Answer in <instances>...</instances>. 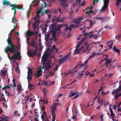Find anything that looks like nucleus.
I'll return each instance as SVG.
<instances>
[{"mask_svg": "<svg viewBox=\"0 0 121 121\" xmlns=\"http://www.w3.org/2000/svg\"><path fill=\"white\" fill-rule=\"evenodd\" d=\"M65 31H67L69 30V31H70V29L69 27L68 26H66L65 28Z\"/></svg>", "mask_w": 121, "mask_h": 121, "instance_id": "a18cd8bd", "label": "nucleus"}, {"mask_svg": "<svg viewBox=\"0 0 121 121\" xmlns=\"http://www.w3.org/2000/svg\"><path fill=\"white\" fill-rule=\"evenodd\" d=\"M38 31H37L36 30H35L34 31H31L30 30H28L26 33V36L30 37L35 35V37H37L38 36Z\"/></svg>", "mask_w": 121, "mask_h": 121, "instance_id": "20e7f679", "label": "nucleus"}, {"mask_svg": "<svg viewBox=\"0 0 121 121\" xmlns=\"http://www.w3.org/2000/svg\"><path fill=\"white\" fill-rule=\"evenodd\" d=\"M76 27V26H75L74 27V25L73 24H71L69 25V27L70 29V31L71 30H72L74 27Z\"/></svg>", "mask_w": 121, "mask_h": 121, "instance_id": "b1692460", "label": "nucleus"}, {"mask_svg": "<svg viewBox=\"0 0 121 121\" xmlns=\"http://www.w3.org/2000/svg\"><path fill=\"white\" fill-rule=\"evenodd\" d=\"M2 72H1V74L2 76H5L6 75V72L5 70H1Z\"/></svg>", "mask_w": 121, "mask_h": 121, "instance_id": "5701e85b", "label": "nucleus"}, {"mask_svg": "<svg viewBox=\"0 0 121 121\" xmlns=\"http://www.w3.org/2000/svg\"><path fill=\"white\" fill-rule=\"evenodd\" d=\"M66 18V17H65L60 18L58 17L56 18V21L57 22L63 23L64 22V20H65Z\"/></svg>", "mask_w": 121, "mask_h": 121, "instance_id": "f8f14e48", "label": "nucleus"}, {"mask_svg": "<svg viewBox=\"0 0 121 121\" xmlns=\"http://www.w3.org/2000/svg\"><path fill=\"white\" fill-rule=\"evenodd\" d=\"M113 43H112L109 46H108V47H109V49H110V48H112V45H113Z\"/></svg>", "mask_w": 121, "mask_h": 121, "instance_id": "603ef678", "label": "nucleus"}, {"mask_svg": "<svg viewBox=\"0 0 121 121\" xmlns=\"http://www.w3.org/2000/svg\"><path fill=\"white\" fill-rule=\"evenodd\" d=\"M28 71L27 72L28 74L29 75H32L33 73V71L30 69L28 68Z\"/></svg>", "mask_w": 121, "mask_h": 121, "instance_id": "412c9836", "label": "nucleus"}, {"mask_svg": "<svg viewBox=\"0 0 121 121\" xmlns=\"http://www.w3.org/2000/svg\"><path fill=\"white\" fill-rule=\"evenodd\" d=\"M62 26L61 25H59L57 27L54 24H51L50 26V29L51 30V34L52 35V38H50V39L51 41H53L55 42L57 40L56 35V31L60 30Z\"/></svg>", "mask_w": 121, "mask_h": 121, "instance_id": "7ed1b4c3", "label": "nucleus"}, {"mask_svg": "<svg viewBox=\"0 0 121 121\" xmlns=\"http://www.w3.org/2000/svg\"><path fill=\"white\" fill-rule=\"evenodd\" d=\"M100 96H99V97H98V98H97V102L98 103H99V101H100Z\"/></svg>", "mask_w": 121, "mask_h": 121, "instance_id": "13d9d810", "label": "nucleus"}, {"mask_svg": "<svg viewBox=\"0 0 121 121\" xmlns=\"http://www.w3.org/2000/svg\"><path fill=\"white\" fill-rule=\"evenodd\" d=\"M33 86L32 84H29L28 87V88H30L31 87H32Z\"/></svg>", "mask_w": 121, "mask_h": 121, "instance_id": "bf43d9fd", "label": "nucleus"}, {"mask_svg": "<svg viewBox=\"0 0 121 121\" xmlns=\"http://www.w3.org/2000/svg\"><path fill=\"white\" fill-rule=\"evenodd\" d=\"M103 100L102 99H101L99 101V103H100L101 104V105H102L103 104Z\"/></svg>", "mask_w": 121, "mask_h": 121, "instance_id": "864d4df0", "label": "nucleus"}, {"mask_svg": "<svg viewBox=\"0 0 121 121\" xmlns=\"http://www.w3.org/2000/svg\"><path fill=\"white\" fill-rule=\"evenodd\" d=\"M120 83L121 84L119 86L118 88L113 89L111 93L112 95L116 93H118L121 90V80L119 82V84H120Z\"/></svg>", "mask_w": 121, "mask_h": 121, "instance_id": "1a4fd4ad", "label": "nucleus"}, {"mask_svg": "<svg viewBox=\"0 0 121 121\" xmlns=\"http://www.w3.org/2000/svg\"><path fill=\"white\" fill-rule=\"evenodd\" d=\"M33 29L34 30H36V29L37 27L36 25L35 22L33 24Z\"/></svg>", "mask_w": 121, "mask_h": 121, "instance_id": "f704fd0d", "label": "nucleus"}, {"mask_svg": "<svg viewBox=\"0 0 121 121\" xmlns=\"http://www.w3.org/2000/svg\"><path fill=\"white\" fill-rule=\"evenodd\" d=\"M20 57V53L18 52L17 53H15V54H14L13 56H11V59H12V60L14 59L16 60L19 59L20 60H21Z\"/></svg>", "mask_w": 121, "mask_h": 121, "instance_id": "6e6552de", "label": "nucleus"}, {"mask_svg": "<svg viewBox=\"0 0 121 121\" xmlns=\"http://www.w3.org/2000/svg\"><path fill=\"white\" fill-rule=\"evenodd\" d=\"M90 26H92L94 25V24L92 23V21L91 20L90 21Z\"/></svg>", "mask_w": 121, "mask_h": 121, "instance_id": "e2e57ef3", "label": "nucleus"}, {"mask_svg": "<svg viewBox=\"0 0 121 121\" xmlns=\"http://www.w3.org/2000/svg\"><path fill=\"white\" fill-rule=\"evenodd\" d=\"M121 38V35H117V37H116V38L117 39L120 40Z\"/></svg>", "mask_w": 121, "mask_h": 121, "instance_id": "ea45409f", "label": "nucleus"}, {"mask_svg": "<svg viewBox=\"0 0 121 121\" xmlns=\"http://www.w3.org/2000/svg\"><path fill=\"white\" fill-rule=\"evenodd\" d=\"M42 71L41 68H39L37 71V73H35V77L36 78L39 77L42 74L41 73Z\"/></svg>", "mask_w": 121, "mask_h": 121, "instance_id": "9b49d317", "label": "nucleus"}, {"mask_svg": "<svg viewBox=\"0 0 121 121\" xmlns=\"http://www.w3.org/2000/svg\"><path fill=\"white\" fill-rule=\"evenodd\" d=\"M32 75L27 74V79L28 84L30 83V82L31 81L32 79Z\"/></svg>", "mask_w": 121, "mask_h": 121, "instance_id": "ddd939ff", "label": "nucleus"}, {"mask_svg": "<svg viewBox=\"0 0 121 121\" xmlns=\"http://www.w3.org/2000/svg\"><path fill=\"white\" fill-rule=\"evenodd\" d=\"M97 2L96 0H94L93 2V5H95V4Z\"/></svg>", "mask_w": 121, "mask_h": 121, "instance_id": "69168bd1", "label": "nucleus"}, {"mask_svg": "<svg viewBox=\"0 0 121 121\" xmlns=\"http://www.w3.org/2000/svg\"><path fill=\"white\" fill-rule=\"evenodd\" d=\"M65 4V2H62L61 3V5L62 6L63 8H64V7Z\"/></svg>", "mask_w": 121, "mask_h": 121, "instance_id": "de8ad7c7", "label": "nucleus"}, {"mask_svg": "<svg viewBox=\"0 0 121 121\" xmlns=\"http://www.w3.org/2000/svg\"><path fill=\"white\" fill-rule=\"evenodd\" d=\"M8 117V116L6 115L3 116L2 115L1 117V119H0V121H7V120L6 119Z\"/></svg>", "mask_w": 121, "mask_h": 121, "instance_id": "4468645a", "label": "nucleus"}, {"mask_svg": "<svg viewBox=\"0 0 121 121\" xmlns=\"http://www.w3.org/2000/svg\"><path fill=\"white\" fill-rule=\"evenodd\" d=\"M78 66V65L77 66H76L73 69L72 71H73V72L72 73H71L70 74H72L74 72L76 71L77 70V67Z\"/></svg>", "mask_w": 121, "mask_h": 121, "instance_id": "cd10ccee", "label": "nucleus"}, {"mask_svg": "<svg viewBox=\"0 0 121 121\" xmlns=\"http://www.w3.org/2000/svg\"><path fill=\"white\" fill-rule=\"evenodd\" d=\"M45 13V10H43L41 14L42 15H43Z\"/></svg>", "mask_w": 121, "mask_h": 121, "instance_id": "0e129e2a", "label": "nucleus"}, {"mask_svg": "<svg viewBox=\"0 0 121 121\" xmlns=\"http://www.w3.org/2000/svg\"><path fill=\"white\" fill-rule=\"evenodd\" d=\"M86 47V48L87 50H90L91 49L90 48L89 49V46H87V45H85L83 46L81 48H80L78 49H76L74 50V52L75 53H79V52L82 50V48H84Z\"/></svg>", "mask_w": 121, "mask_h": 121, "instance_id": "9d476101", "label": "nucleus"}, {"mask_svg": "<svg viewBox=\"0 0 121 121\" xmlns=\"http://www.w3.org/2000/svg\"><path fill=\"white\" fill-rule=\"evenodd\" d=\"M11 37L9 36L7 40L8 43V46L4 50L5 52L7 54L8 58L10 61L12 60V59H11V57L10 58L8 52L9 51L11 53H15L16 52L17 48V46L14 44L13 42L11 40Z\"/></svg>", "mask_w": 121, "mask_h": 121, "instance_id": "f257e3e1", "label": "nucleus"}, {"mask_svg": "<svg viewBox=\"0 0 121 121\" xmlns=\"http://www.w3.org/2000/svg\"><path fill=\"white\" fill-rule=\"evenodd\" d=\"M47 116V113L46 111H45L42 114L41 117L42 120L43 121L45 118V117Z\"/></svg>", "mask_w": 121, "mask_h": 121, "instance_id": "2eb2a0df", "label": "nucleus"}, {"mask_svg": "<svg viewBox=\"0 0 121 121\" xmlns=\"http://www.w3.org/2000/svg\"><path fill=\"white\" fill-rule=\"evenodd\" d=\"M39 3V1H38L36 3H35L34 5V7H36V6H37L38 4Z\"/></svg>", "mask_w": 121, "mask_h": 121, "instance_id": "3c124183", "label": "nucleus"}, {"mask_svg": "<svg viewBox=\"0 0 121 121\" xmlns=\"http://www.w3.org/2000/svg\"><path fill=\"white\" fill-rule=\"evenodd\" d=\"M98 53H96L94 52L92 53L91 55L89 56V57L90 58H92L94 56L96 55H98Z\"/></svg>", "mask_w": 121, "mask_h": 121, "instance_id": "c756f323", "label": "nucleus"}, {"mask_svg": "<svg viewBox=\"0 0 121 121\" xmlns=\"http://www.w3.org/2000/svg\"><path fill=\"white\" fill-rule=\"evenodd\" d=\"M64 62L61 59L59 60L58 61V63L60 64H62Z\"/></svg>", "mask_w": 121, "mask_h": 121, "instance_id": "e433bc0d", "label": "nucleus"}, {"mask_svg": "<svg viewBox=\"0 0 121 121\" xmlns=\"http://www.w3.org/2000/svg\"><path fill=\"white\" fill-rule=\"evenodd\" d=\"M87 36L88 37V33H86L84 34V37H85V36Z\"/></svg>", "mask_w": 121, "mask_h": 121, "instance_id": "052dcab7", "label": "nucleus"}, {"mask_svg": "<svg viewBox=\"0 0 121 121\" xmlns=\"http://www.w3.org/2000/svg\"><path fill=\"white\" fill-rule=\"evenodd\" d=\"M78 65L80 66V67H82L84 66L85 65L83 63H80L79 65Z\"/></svg>", "mask_w": 121, "mask_h": 121, "instance_id": "49530a36", "label": "nucleus"}, {"mask_svg": "<svg viewBox=\"0 0 121 121\" xmlns=\"http://www.w3.org/2000/svg\"><path fill=\"white\" fill-rule=\"evenodd\" d=\"M17 87H18L17 88V89L18 91H20V90H21L22 91H23V90H21L22 89V86L20 84H19L17 85Z\"/></svg>", "mask_w": 121, "mask_h": 121, "instance_id": "a878e982", "label": "nucleus"}, {"mask_svg": "<svg viewBox=\"0 0 121 121\" xmlns=\"http://www.w3.org/2000/svg\"><path fill=\"white\" fill-rule=\"evenodd\" d=\"M56 106H54V107H53L52 108V114H54V111L56 109Z\"/></svg>", "mask_w": 121, "mask_h": 121, "instance_id": "7c9ffc66", "label": "nucleus"}, {"mask_svg": "<svg viewBox=\"0 0 121 121\" xmlns=\"http://www.w3.org/2000/svg\"><path fill=\"white\" fill-rule=\"evenodd\" d=\"M61 59L64 62L67 60V56H65L63 57Z\"/></svg>", "mask_w": 121, "mask_h": 121, "instance_id": "c9c22d12", "label": "nucleus"}, {"mask_svg": "<svg viewBox=\"0 0 121 121\" xmlns=\"http://www.w3.org/2000/svg\"><path fill=\"white\" fill-rule=\"evenodd\" d=\"M83 48L85 49L84 50V49L82 51V52H86V51L87 50V49H86V47L84 48Z\"/></svg>", "mask_w": 121, "mask_h": 121, "instance_id": "680f3d73", "label": "nucleus"}, {"mask_svg": "<svg viewBox=\"0 0 121 121\" xmlns=\"http://www.w3.org/2000/svg\"><path fill=\"white\" fill-rule=\"evenodd\" d=\"M60 104V103H54L53 104V105H55V106L56 107L58 105H59Z\"/></svg>", "mask_w": 121, "mask_h": 121, "instance_id": "5fc2aeb1", "label": "nucleus"}, {"mask_svg": "<svg viewBox=\"0 0 121 121\" xmlns=\"http://www.w3.org/2000/svg\"><path fill=\"white\" fill-rule=\"evenodd\" d=\"M36 37L32 38H31V41L30 43V47H33L34 48L35 50H31L30 51H28L27 54L29 56H35L37 53V43L35 41Z\"/></svg>", "mask_w": 121, "mask_h": 121, "instance_id": "f03ea898", "label": "nucleus"}, {"mask_svg": "<svg viewBox=\"0 0 121 121\" xmlns=\"http://www.w3.org/2000/svg\"><path fill=\"white\" fill-rule=\"evenodd\" d=\"M112 50H113L115 51L118 54H119L120 53V52L119 49L116 48V47H113L112 48Z\"/></svg>", "mask_w": 121, "mask_h": 121, "instance_id": "4be33fe9", "label": "nucleus"}, {"mask_svg": "<svg viewBox=\"0 0 121 121\" xmlns=\"http://www.w3.org/2000/svg\"><path fill=\"white\" fill-rule=\"evenodd\" d=\"M109 0H104V5H108L107 4L109 3Z\"/></svg>", "mask_w": 121, "mask_h": 121, "instance_id": "c85d7f7f", "label": "nucleus"}, {"mask_svg": "<svg viewBox=\"0 0 121 121\" xmlns=\"http://www.w3.org/2000/svg\"><path fill=\"white\" fill-rule=\"evenodd\" d=\"M95 20H100L102 22H104V18L103 17H95Z\"/></svg>", "mask_w": 121, "mask_h": 121, "instance_id": "6ab92c4d", "label": "nucleus"}, {"mask_svg": "<svg viewBox=\"0 0 121 121\" xmlns=\"http://www.w3.org/2000/svg\"><path fill=\"white\" fill-rule=\"evenodd\" d=\"M93 35V32L92 31L88 33V37H91Z\"/></svg>", "mask_w": 121, "mask_h": 121, "instance_id": "2f4dec72", "label": "nucleus"}, {"mask_svg": "<svg viewBox=\"0 0 121 121\" xmlns=\"http://www.w3.org/2000/svg\"><path fill=\"white\" fill-rule=\"evenodd\" d=\"M58 66L57 65H56L55 68L54 69V70L55 71H56L57 69V68L58 67Z\"/></svg>", "mask_w": 121, "mask_h": 121, "instance_id": "774afa93", "label": "nucleus"}, {"mask_svg": "<svg viewBox=\"0 0 121 121\" xmlns=\"http://www.w3.org/2000/svg\"><path fill=\"white\" fill-rule=\"evenodd\" d=\"M43 3L44 4V8L45 7H47V5H48V4H47L44 1H43Z\"/></svg>", "mask_w": 121, "mask_h": 121, "instance_id": "4d7b16f0", "label": "nucleus"}, {"mask_svg": "<svg viewBox=\"0 0 121 121\" xmlns=\"http://www.w3.org/2000/svg\"><path fill=\"white\" fill-rule=\"evenodd\" d=\"M51 61H49L46 62L45 64H43L44 65L45 69V72L47 73H48L49 72V70L52 67L50 63Z\"/></svg>", "mask_w": 121, "mask_h": 121, "instance_id": "423d86ee", "label": "nucleus"}, {"mask_svg": "<svg viewBox=\"0 0 121 121\" xmlns=\"http://www.w3.org/2000/svg\"><path fill=\"white\" fill-rule=\"evenodd\" d=\"M86 37H84V38H83L79 42V44H82L83 43H84L86 41Z\"/></svg>", "mask_w": 121, "mask_h": 121, "instance_id": "a211bd4d", "label": "nucleus"}, {"mask_svg": "<svg viewBox=\"0 0 121 121\" xmlns=\"http://www.w3.org/2000/svg\"><path fill=\"white\" fill-rule=\"evenodd\" d=\"M80 19H75V21L74 22L75 23L76 25H77L79 24L80 22Z\"/></svg>", "mask_w": 121, "mask_h": 121, "instance_id": "393cba45", "label": "nucleus"}, {"mask_svg": "<svg viewBox=\"0 0 121 121\" xmlns=\"http://www.w3.org/2000/svg\"><path fill=\"white\" fill-rule=\"evenodd\" d=\"M93 37H94V38L96 39L98 37V35L94 34L93 35Z\"/></svg>", "mask_w": 121, "mask_h": 121, "instance_id": "c03bdc74", "label": "nucleus"}, {"mask_svg": "<svg viewBox=\"0 0 121 121\" xmlns=\"http://www.w3.org/2000/svg\"><path fill=\"white\" fill-rule=\"evenodd\" d=\"M26 41H27V43H28V42L29 39H30V37L29 36H26Z\"/></svg>", "mask_w": 121, "mask_h": 121, "instance_id": "09e8293b", "label": "nucleus"}, {"mask_svg": "<svg viewBox=\"0 0 121 121\" xmlns=\"http://www.w3.org/2000/svg\"><path fill=\"white\" fill-rule=\"evenodd\" d=\"M49 56V54L48 52H46L43 55L42 57V61L43 64H45L46 62L51 61V60H49L48 58Z\"/></svg>", "mask_w": 121, "mask_h": 121, "instance_id": "39448f33", "label": "nucleus"}, {"mask_svg": "<svg viewBox=\"0 0 121 121\" xmlns=\"http://www.w3.org/2000/svg\"><path fill=\"white\" fill-rule=\"evenodd\" d=\"M4 1L3 2V4L4 5H10L11 3L9 1H7V0H3Z\"/></svg>", "mask_w": 121, "mask_h": 121, "instance_id": "dca6fc26", "label": "nucleus"}, {"mask_svg": "<svg viewBox=\"0 0 121 121\" xmlns=\"http://www.w3.org/2000/svg\"><path fill=\"white\" fill-rule=\"evenodd\" d=\"M70 95H69V97H72L73 96L75 95H76L78 94V93L77 92H70L69 93Z\"/></svg>", "mask_w": 121, "mask_h": 121, "instance_id": "f3484780", "label": "nucleus"}, {"mask_svg": "<svg viewBox=\"0 0 121 121\" xmlns=\"http://www.w3.org/2000/svg\"><path fill=\"white\" fill-rule=\"evenodd\" d=\"M10 7H13L11 9L12 10H14V14L15 15L16 13V9H17L18 10L21 9V8L20 7H19L17 6V4H12L10 5Z\"/></svg>", "mask_w": 121, "mask_h": 121, "instance_id": "0eeeda50", "label": "nucleus"}, {"mask_svg": "<svg viewBox=\"0 0 121 121\" xmlns=\"http://www.w3.org/2000/svg\"><path fill=\"white\" fill-rule=\"evenodd\" d=\"M104 115L102 113H101L100 115V120L101 121H103V117L104 116Z\"/></svg>", "mask_w": 121, "mask_h": 121, "instance_id": "72a5a7b5", "label": "nucleus"}, {"mask_svg": "<svg viewBox=\"0 0 121 121\" xmlns=\"http://www.w3.org/2000/svg\"><path fill=\"white\" fill-rule=\"evenodd\" d=\"M77 95L75 96L74 97H73V98L74 99H76V98H77L78 97V96H79V94H78Z\"/></svg>", "mask_w": 121, "mask_h": 121, "instance_id": "338daca9", "label": "nucleus"}, {"mask_svg": "<svg viewBox=\"0 0 121 121\" xmlns=\"http://www.w3.org/2000/svg\"><path fill=\"white\" fill-rule=\"evenodd\" d=\"M108 7V5H104V6L102 8L101 10L102 11H103L105 10Z\"/></svg>", "mask_w": 121, "mask_h": 121, "instance_id": "473e14b6", "label": "nucleus"}, {"mask_svg": "<svg viewBox=\"0 0 121 121\" xmlns=\"http://www.w3.org/2000/svg\"><path fill=\"white\" fill-rule=\"evenodd\" d=\"M107 60V61H106L104 63V65H106V67H107L108 64H110V63L112 61V60L110 59L108 60Z\"/></svg>", "mask_w": 121, "mask_h": 121, "instance_id": "aec40b11", "label": "nucleus"}, {"mask_svg": "<svg viewBox=\"0 0 121 121\" xmlns=\"http://www.w3.org/2000/svg\"><path fill=\"white\" fill-rule=\"evenodd\" d=\"M45 37L49 38L50 37V34L49 33H48L47 34H45Z\"/></svg>", "mask_w": 121, "mask_h": 121, "instance_id": "79ce46f5", "label": "nucleus"}, {"mask_svg": "<svg viewBox=\"0 0 121 121\" xmlns=\"http://www.w3.org/2000/svg\"><path fill=\"white\" fill-rule=\"evenodd\" d=\"M52 121H55V116L54 114H52Z\"/></svg>", "mask_w": 121, "mask_h": 121, "instance_id": "58836bf2", "label": "nucleus"}, {"mask_svg": "<svg viewBox=\"0 0 121 121\" xmlns=\"http://www.w3.org/2000/svg\"><path fill=\"white\" fill-rule=\"evenodd\" d=\"M110 115L112 117H114L115 116V114L113 112V111L112 112H111Z\"/></svg>", "mask_w": 121, "mask_h": 121, "instance_id": "a19ab883", "label": "nucleus"}, {"mask_svg": "<svg viewBox=\"0 0 121 121\" xmlns=\"http://www.w3.org/2000/svg\"><path fill=\"white\" fill-rule=\"evenodd\" d=\"M45 106H42L41 107V110L43 111H44L45 110Z\"/></svg>", "mask_w": 121, "mask_h": 121, "instance_id": "37998d69", "label": "nucleus"}, {"mask_svg": "<svg viewBox=\"0 0 121 121\" xmlns=\"http://www.w3.org/2000/svg\"><path fill=\"white\" fill-rule=\"evenodd\" d=\"M112 27H113V26H106L104 28H105V29L106 30H107L108 29H112Z\"/></svg>", "mask_w": 121, "mask_h": 121, "instance_id": "bb28decb", "label": "nucleus"}, {"mask_svg": "<svg viewBox=\"0 0 121 121\" xmlns=\"http://www.w3.org/2000/svg\"><path fill=\"white\" fill-rule=\"evenodd\" d=\"M47 81H43L42 82V84L43 85H46L47 84Z\"/></svg>", "mask_w": 121, "mask_h": 121, "instance_id": "4c0bfd02", "label": "nucleus"}, {"mask_svg": "<svg viewBox=\"0 0 121 121\" xmlns=\"http://www.w3.org/2000/svg\"><path fill=\"white\" fill-rule=\"evenodd\" d=\"M108 55H106V57L104 58V60H108Z\"/></svg>", "mask_w": 121, "mask_h": 121, "instance_id": "6e6d98bb", "label": "nucleus"}, {"mask_svg": "<svg viewBox=\"0 0 121 121\" xmlns=\"http://www.w3.org/2000/svg\"><path fill=\"white\" fill-rule=\"evenodd\" d=\"M0 99L2 101L4 100V101H6V100L4 99V97H1Z\"/></svg>", "mask_w": 121, "mask_h": 121, "instance_id": "8fccbe9b", "label": "nucleus"}]
</instances>
